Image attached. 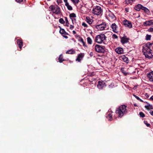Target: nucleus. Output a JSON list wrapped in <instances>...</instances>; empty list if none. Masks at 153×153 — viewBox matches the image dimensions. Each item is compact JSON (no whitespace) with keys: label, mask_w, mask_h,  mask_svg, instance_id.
Returning <instances> with one entry per match:
<instances>
[{"label":"nucleus","mask_w":153,"mask_h":153,"mask_svg":"<svg viewBox=\"0 0 153 153\" xmlns=\"http://www.w3.org/2000/svg\"><path fill=\"white\" fill-rule=\"evenodd\" d=\"M149 25H153V20H151L149 21Z\"/></svg>","instance_id":"obj_39"},{"label":"nucleus","mask_w":153,"mask_h":153,"mask_svg":"<svg viewBox=\"0 0 153 153\" xmlns=\"http://www.w3.org/2000/svg\"><path fill=\"white\" fill-rule=\"evenodd\" d=\"M50 11L56 14H59L60 13V8L57 5H51L49 7Z\"/></svg>","instance_id":"obj_4"},{"label":"nucleus","mask_w":153,"mask_h":153,"mask_svg":"<svg viewBox=\"0 0 153 153\" xmlns=\"http://www.w3.org/2000/svg\"><path fill=\"white\" fill-rule=\"evenodd\" d=\"M95 48L96 51L99 53H104L105 51L103 47L99 45H96L95 46Z\"/></svg>","instance_id":"obj_7"},{"label":"nucleus","mask_w":153,"mask_h":153,"mask_svg":"<svg viewBox=\"0 0 153 153\" xmlns=\"http://www.w3.org/2000/svg\"><path fill=\"white\" fill-rule=\"evenodd\" d=\"M82 25L85 27H88V25L85 22H83L82 24Z\"/></svg>","instance_id":"obj_40"},{"label":"nucleus","mask_w":153,"mask_h":153,"mask_svg":"<svg viewBox=\"0 0 153 153\" xmlns=\"http://www.w3.org/2000/svg\"><path fill=\"white\" fill-rule=\"evenodd\" d=\"M66 24L67 25V26H68V25H69V24Z\"/></svg>","instance_id":"obj_57"},{"label":"nucleus","mask_w":153,"mask_h":153,"mask_svg":"<svg viewBox=\"0 0 153 153\" xmlns=\"http://www.w3.org/2000/svg\"><path fill=\"white\" fill-rule=\"evenodd\" d=\"M84 8L85 9V10L84 12H87L89 10L88 8L84 7Z\"/></svg>","instance_id":"obj_46"},{"label":"nucleus","mask_w":153,"mask_h":153,"mask_svg":"<svg viewBox=\"0 0 153 153\" xmlns=\"http://www.w3.org/2000/svg\"><path fill=\"white\" fill-rule=\"evenodd\" d=\"M134 96L138 100L140 101L141 102H143V100H141V99H140V98H139V97H138L137 96L135 95H134Z\"/></svg>","instance_id":"obj_35"},{"label":"nucleus","mask_w":153,"mask_h":153,"mask_svg":"<svg viewBox=\"0 0 153 153\" xmlns=\"http://www.w3.org/2000/svg\"><path fill=\"white\" fill-rule=\"evenodd\" d=\"M145 107L147 109H153V106L152 105L149 104L147 105H146L145 106Z\"/></svg>","instance_id":"obj_27"},{"label":"nucleus","mask_w":153,"mask_h":153,"mask_svg":"<svg viewBox=\"0 0 153 153\" xmlns=\"http://www.w3.org/2000/svg\"><path fill=\"white\" fill-rule=\"evenodd\" d=\"M74 25H70V29H71V30H72L73 29V28H74Z\"/></svg>","instance_id":"obj_47"},{"label":"nucleus","mask_w":153,"mask_h":153,"mask_svg":"<svg viewBox=\"0 0 153 153\" xmlns=\"http://www.w3.org/2000/svg\"><path fill=\"white\" fill-rule=\"evenodd\" d=\"M116 112L118 114L119 117H122L124 114L127 112L126 106L124 105L120 106L116 111Z\"/></svg>","instance_id":"obj_3"},{"label":"nucleus","mask_w":153,"mask_h":153,"mask_svg":"<svg viewBox=\"0 0 153 153\" xmlns=\"http://www.w3.org/2000/svg\"><path fill=\"white\" fill-rule=\"evenodd\" d=\"M73 33L74 34H75L76 33V32L75 30H73Z\"/></svg>","instance_id":"obj_56"},{"label":"nucleus","mask_w":153,"mask_h":153,"mask_svg":"<svg viewBox=\"0 0 153 153\" xmlns=\"http://www.w3.org/2000/svg\"><path fill=\"white\" fill-rule=\"evenodd\" d=\"M76 16L75 14L74 13H71L69 15V17L70 19L74 18H75Z\"/></svg>","instance_id":"obj_30"},{"label":"nucleus","mask_w":153,"mask_h":153,"mask_svg":"<svg viewBox=\"0 0 153 153\" xmlns=\"http://www.w3.org/2000/svg\"><path fill=\"white\" fill-rule=\"evenodd\" d=\"M18 3H20L22 2L23 0H15Z\"/></svg>","instance_id":"obj_45"},{"label":"nucleus","mask_w":153,"mask_h":153,"mask_svg":"<svg viewBox=\"0 0 153 153\" xmlns=\"http://www.w3.org/2000/svg\"><path fill=\"white\" fill-rule=\"evenodd\" d=\"M139 115L142 117H144L145 116L144 114L142 112H140L139 113Z\"/></svg>","instance_id":"obj_36"},{"label":"nucleus","mask_w":153,"mask_h":153,"mask_svg":"<svg viewBox=\"0 0 153 153\" xmlns=\"http://www.w3.org/2000/svg\"><path fill=\"white\" fill-rule=\"evenodd\" d=\"M149 21H146L145 22H144L143 23V25L144 26H147L149 25Z\"/></svg>","instance_id":"obj_32"},{"label":"nucleus","mask_w":153,"mask_h":153,"mask_svg":"<svg viewBox=\"0 0 153 153\" xmlns=\"http://www.w3.org/2000/svg\"><path fill=\"white\" fill-rule=\"evenodd\" d=\"M125 10L126 12H129V9L128 8H125Z\"/></svg>","instance_id":"obj_50"},{"label":"nucleus","mask_w":153,"mask_h":153,"mask_svg":"<svg viewBox=\"0 0 153 153\" xmlns=\"http://www.w3.org/2000/svg\"><path fill=\"white\" fill-rule=\"evenodd\" d=\"M134 106H136V104H134Z\"/></svg>","instance_id":"obj_58"},{"label":"nucleus","mask_w":153,"mask_h":153,"mask_svg":"<svg viewBox=\"0 0 153 153\" xmlns=\"http://www.w3.org/2000/svg\"><path fill=\"white\" fill-rule=\"evenodd\" d=\"M151 36V35L147 34L146 37V39L147 40H150Z\"/></svg>","instance_id":"obj_31"},{"label":"nucleus","mask_w":153,"mask_h":153,"mask_svg":"<svg viewBox=\"0 0 153 153\" xmlns=\"http://www.w3.org/2000/svg\"><path fill=\"white\" fill-rule=\"evenodd\" d=\"M59 33L62 34H68V33L65 31L64 29L62 28H60L59 30Z\"/></svg>","instance_id":"obj_20"},{"label":"nucleus","mask_w":153,"mask_h":153,"mask_svg":"<svg viewBox=\"0 0 153 153\" xmlns=\"http://www.w3.org/2000/svg\"><path fill=\"white\" fill-rule=\"evenodd\" d=\"M120 59L121 60L124 61L126 63L128 62V58L124 55L121 56L120 57Z\"/></svg>","instance_id":"obj_17"},{"label":"nucleus","mask_w":153,"mask_h":153,"mask_svg":"<svg viewBox=\"0 0 153 153\" xmlns=\"http://www.w3.org/2000/svg\"><path fill=\"white\" fill-rule=\"evenodd\" d=\"M149 113L151 114V115L153 116V111H150Z\"/></svg>","instance_id":"obj_51"},{"label":"nucleus","mask_w":153,"mask_h":153,"mask_svg":"<svg viewBox=\"0 0 153 153\" xmlns=\"http://www.w3.org/2000/svg\"><path fill=\"white\" fill-rule=\"evenodd\" d=\"M17 43L19 48L21 49L22 46L23 42L21 40L19 39H17Z\"/></svg>","instance_id":"obj_19"},{"label":"nucleus","mask_w":153,"mask_h":153,"mask_svg":"<svg viewBox=\"0 0 153 153\" xmlns=\"http://www.w3.org/2000/svg\"><path fill=\"white\" fill-rule=\"evenodd\" d=\"M64 18L66 22V24H69L68 21V20L67 18V17H65Z\"/></svg>","instance_id":"obj_41"},{"label":"nucleus","mask_w":153,"mask_h":153,"mask_svg":"<svg viewBox=\"0 0 153 153\" xmlns=\"http://www.w3.org/2000/svg\"><path fill=\"white\" fill-rule=\"evenodd\" d=\"M72 2L74 4H77L79 1V0H71Z\"/></svg>","instance_id":"obj_33"},{"label":"nucleus","mask_w":153,"mask_h":153,"mask_svg":"<svg viewBox=\"0 0 153 153\" xmlns=\"http://www.w3.org/2000/svg\"><path fill=\"white\" fill-rule=\"evenodd\" d=\"M142 9L147 13H148L149 12V10L145 7L143 6Z\"/></svg>","instance_id":"obj_22"},{"label":"nucleus","mask_w":153,"mask_h":153,"mask_svg":"<svg viewBox=\"0 0 153 153\" xmlns=\"http://www.w3.org/2000/svg\"><path fill=\"white\" fill-rule=\"evenodd\" d=\"M59 22L62 24H63L65 23V21L62 18H60L59 20Z\"/></svg>","instance_id":"obj_34"},{"label":"nucleus","mask_w":153,"mask_h":153,"mask_svg":"<svg viewBox=\"0 0 153 153\" xmlns=\"http://www.w3.org/2000/svg\"><path fill=\"white\" fill-rule=\"evenodd\" d=\"M80 41L82 42L83 43V45H84V44H85V43L84 42V40L82 38H80Z\"/></svg>","instance_id":"obj_42"},{"label":"nucleus","mask_w":153,"mask_h":153,"mask_svg":"<svg viewBox=\"0 0 153 153\" xmlns=\"http://www.w3.org/2000/svg\"><path fill=\"white\" fill-rule=\"evenodd\" d=\"M112 36L113 38H115V39H117V38H118V36H117L115 34H113V35H112Z\"/></svg>","instance_id":"obj_44"},{"label":"nucleus","mask_w":153,"mask_h":153,"mask_svg":"<svg viewBox=\"0 0 153 153\" xmlns=\"http://www.w3.org/2000/svg\"><path fill=\"white\" fill-rule=\"evenodd\" d=\"M152 44L148 42L143 47V52L145 57L150 59L153 57V51L151 49Z\"/></svg>","instance_id":"obj_1"},{"label":"nucleus","mask_w":153,"mask_h":153,"mask_svg":"<svg viewBox=\"0 0 153 153\" xmlns=\"http://www.w3.org/2000/svg\"><path fill=\"white\" fill-rule=\"evenodd\" d=\"M129 39L126 36H124L121 37V42L122 44H124L128 43Z\"/></svg>","instance_id":"obj_10"},{"label":"nucleus","mask_w":153,"mask_h":153,"mask_svg":"<svg viewBox=\"0 0 153 153\" xmlns=\"http://www.w3.org/2000/svg\"><path fill=\"white\" fill-rule=\"evenodd\" d=\"M65 6L67 7L68 9L69 10H72L73 8L72 7L69 5V3L67 4Z\"/></svg>","instance_id":"obj_29"},{"label":"nucleus","mask_w":153,"mask_h":153,"mask_svg":"<svg viewBox=\"0 0 153 153\" xmlns=\"http://www.w3.org/2000/svg\"><path fill=\"white\" fill-rule=\"evenodd\" d=\"M109 16L110 18H111V19L114 20L116 18L114 15L111 13L109 14Z\"/></svg>","instance_id":"obj_26"},{"label":"nucleus","mask_w":153,"mask_h":153,"mask_svg":"<svg viewBox=\"0 0 153 153\" xmlns=\"http://www.w3.org/2000/svg\"><path fill=\"white\" fill-rule=\"evenodd\" d=\"M115 51L119 54L123 53V49L121 48H117L115 49Z\"/></svg>","instance_id":"obj_15"},{"label":"nucleus","mask_w":153,"mask_h":153,"mask_svg":"<svg viewBox=\"0 0 153 153\" xmlns=\"http://www.w3.org/2000/svg\"><path fill=\"white\" fill-rule=\"evenodd\" d=\"M121 71L125 75H126L128 74V73L125 71V69L124 68H122L121 69Z\"/></svg>","instance_id":"obj_28"},{"label":"nucleus","mask_w":153,"mask_h":153,"mask_svg":"<svg viewBox=\"0 0 153 153\" xmlns=\"http://www.w3.org/2000/svg\"><path fill=\"white\" fill-rule=\"evenodd\" d=\"M71 19L72 23L73 24L76 23V22L75 18H72V19Z\"/></svg>","instance_id":"obj_38"},{"label":"nucleus","mask_w":153,"mask_h":153,"mask_svg":"<svg viewBox=\"0 0 153 153\" xmlns=\"http://www.w3.org/2000/svg\"><path fill=\"white\" fill-rule=\"evenodd\" d=\"M146 122L145 121H144V123L147 126H148V127H149L150 126V124H149V123H146Z\"/></svg>","instance_id":"obj_49"},{"label":"nucleus","mask_w":153,"mask_h":153,"mask_svg":"<svg viewBox=\"0 0 153 153\" xmlns=\"http://www.w3.org/2000/svg\"><path fill=\"white\" fill-rule=\"evenodd\" d=\"M75 53V51L73 49H71L66 52V53L73 54Z\"/></svg>","instance_id":"obj_21"},{"label":"nucleus","mask_w":153,"mask_h":153,"mask_svg":"<svg viewBox=\"0 0 153 153\" xmlns=\"http://www.w3.org/2000/svg\"><path fill=\"white\" fill-rule=\"evenodd\" d=\"M145 96L146 97L148 98L149 97V96L148 94L147 93H146L145 94Z\"/></svg>","instance_id":"obj_52"},{"label":"nucleus","mask_w":153,"mask_h":153,"mask_svg":"<svg viewBox=\"0 0 153 153\" xmlns=\"http://www.w3.org/2000/svg\"><path fill=\"white\" fill-rule=\"evenodd\" d=\"M90 55L91 56H92L93 55V53L92 52H91L90 54Z\"/></svg>","instance_id":"obj_53"},{"label":"nucleus","mask_w":153,"mask_h":153,"mask_svg":"<svg viewBox=\"0 0 153 153\" xmlns=\"http://www.w3.org/2000/svg\"><path fill=\"white\" fill-rule=\"evenodd\" d=\"M123 25L126 27H128L129 28L132 27V25L131 22L126 20H124L123 21Z\"/></svg>","instance_id":"obj_8"},{"label":"nucleus","mask_w":153,"mask_h":153,"mask_svg":"<svg viewBox=\"0 0 153 153\" xmlns=\"http://www.w3.org/2000/svg\"><path fill=\"white\" fill-rule=\"evenodd\" d=\"M84 56V55L83 53H80L78 55L77 59L76 60V61L78 62H80L83 57Z\"/></svg>","instance_id":"obj_13"},{"label":"nucleus","mask_w":153,"mask_h":153,"mask_svg":"<svg viewBox=\"0 0 153 153\" xmlns=\"http://www.w3.org/2000/svg\"><path fill=\"white\" fill-rule=\"evenodd\" d=\"M58 59L59 60V62L60 63L62 62L64 60L63 59V56L62 54L60 55L59 56L58 58Z\"/></svg>","instance_id":"obj_23"},{"label":"nucleus","mask_w":153,"mask_h":153,"mask_svg":"<svg viewBox=\"0 0 153 153\" xmlns=\"http://www.w3.org/2000/svg\"><path fill=\"white\" fill-rule=\"evenodd\" d=\"M106 38L104 34H100L96 36L95 41L99 44H105Z\"/></svg>","instance_id":"obj_2"},{"label":"nucleus","mask_w":153,"mask_h":153,"mask_svg":"<svg viewBox=\"0 0 153 153\" xmlns=\"http://www.w3.org/2000/svg\"><path fill=\"white\" fill-rule=\"evenodd\" d=\"M111 112V111L109 109L107 113V116H106V117L108 120L110 121L112 120V115L111 114L112 112Z\"/></svg>","instance_id":"obj_12"},{"label":"nucleus","mask_w":153,"mask_h":153,"mask_svg":"<svg viewBox=\"0 0 153 153\" xmlns=\"http://www.w3.org/2000/svg\"><path fill=\"white\" fill-rule=\"evenodd\" d=\"M106 26V23L103 22L100 24L95 25V27L98 30H105Z\"/></svg>","instance_id":"obj_6"},{"label":"nucleus","mask_w":153,"mask_h":153,"mask_svg":"<svg viewBox=\"0 0 153 153\" xmlns=\"http://www.w3.org/2000/svg\"><path fill=\"white\" fill-rule=\"evenodd\" d=\"M63 37L66 39H67L68 38V37L67 36H63Z\"/></svg>","instance_id":"obj_55"},{"label":"nucleus","mask_w":153,"mask_h":153,"mask_svg":"<svg viewBox=\"0 0 153 153\" xmlns=\"http://www.w3.org/2000/svg\"><path fill=\"white\" fill-rule=\"evenodd\" d=\"M150 99L152 100H153V95L150 98Z\"/></svg>","instance_id":"obj_54"},{"label":"nucleus","mask_w":153,"mask_h":153,"mask_svg":"<svg viewBox=\"0 0 153 153\" xmlns=\"http://www.w3.org/2000/svg\"><path fill=\"white\" fill-rule=\"evenodd\" d=\"M106 86L105 83L104 81H98L97 87L99 89H101Z\"/></svg>","instance_id":"obj_9"},{"label":"nucleus","mask_w":153,"mask_h":153,"mask_svg":"<svg viewBox=\"0 0 153 153\" xmlns=\"http://www.w3.org/2000/svg\"><path fill=\"white\" fill-rule=\"evenodd\" d=\"M48 1H50L51 0H47Z\"/></svg>","instance_id":"obj_59"},{"label":"nucleus","mask_w":153,"mask_h":153,"mask_svg":"<svg viewBox=\"0 0 153 153\" xmlns=\"http://www.w3.org/2000/svg\"><path fill=\"white\" fill-rule=\"evenodd\" d=\"M148 31L153 33V26L150 27L148 30Z\"/></svg>","instance_id":"obj_37"},{"label":"nucleus","mask_w":153,"mask_h":153,"mask_svg":"<svg viewBox=\"0 0 153 153\" xmlns=\"http://www.w3.org/2000/svg\"><path fill=\"white\" fill-rule=\"evenodd\" d=\"M135 0H126L125 1L126 4H131Z\"/></svg>","instance_id":"obj_24"},{"label":"nucleus","mask_w":153,"mask_h":153,"mask_svg":"<svg viewBox=\"0 0 153 153\" xmlns=\"http://www.w3.org/2000/svg\"><path fill=\"white\" fill-rule=\"evenodd\" d=\"M64 1L65 3V5H66L67 4H68V2L67 0H64Z\"/></svg>","instance_id":"obj_48"},{"label":"nucleus","mask_w":153,"mask_h":153,"mask_svg":"<svg viewBox=\"0 0 153 153\" xmlns=\"http://www.w3.org/2000/svg\"><path fill=\"white\" fill-rule=\"evenodd\" d=\"M111 27L113 31L115 33H117L118 32V26L116 25L114 23L111 24Z\"/></svg>","instance_id":"obj_11"},{"label":"nucleus","mask_w":153,"mask_h":153,"mask_svg":"<svg viewBox=\"0 0 153 153\" xmlns=\"http://www.w3.org/2000/svg\"><path fill=\"white\" fill-rule=\"evenodd\" d=\"M147 76L150 81L153 82V71L151 72L148 74Z\"/></svg>","instance_id":"obj_14"},{"label":"nucleus","mask_w":153,"mask_h":153,"mask_svg":"<svg viewBox=\"0 0 153 153\" xmlns=\"http://www.w3.org/2000/svg\"><path fill=\"white\" fill-rule=\"evenodd\" d=\"M86 21L90 25L92 24L93 22V20L89 17H86Z\"/></svg>","instance_id":"obj_18"},{"label":"nucleus","mask_w":153,"mask_h":153,"mask_svg":"<svg viewBox=\"0 0 153 153\" xmlns=\"http://www.w3.org/2000/svg\"><path fill=\"white\" fill-rule=\"evenodd\" d=\"M109 87L110 88H112L114 86V84L112 83L110 85H109Z\"/></svg>","instance_id":"obj_43"},{"label":"nucleus","mask_w":153,"mask_h":153,"mask_svg":"<svg viewBox=\"0 0 153 153\" xmlns=\"http://www.w3.org/2000/svg\"><path fill=\"white\" fill-rule=\"evenodd\" d=\"M93 13L95 15H100L101 14L102 10L101 7L100 6H97L93 8Z\"/></svg>","instance_id":"obj_5"},{"label":"nucleus","mask_w":153,"mask_h":153,"mask_svg":"<svg viewBox=\"0 0 153 153\" xmlns=\"http://www.w3.org/2000/svg\"><path fill=\"white\" fill-rule=\"evenodd\" d=\"M143 6L140 4H138L134 7V9L137 11H139L141 9H142Z\"/></svg>","instance_id":"obj_16"},{"label":"nucleus","mask_w":153,"mask_h":153,"mask_svg":"<svg viewBox=\"0 0 153 153\" xmlns=\"http://www.w3.org/2000/svg\"><path fill=\"white\" fill-rule=\"evenodd\" d=\"M87 39L88 44L90 45L92 43V41L91 38L90 37H88Z\"/></svg>","instance_id":"obj_25"}]
</instances>
